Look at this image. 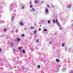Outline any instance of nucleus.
I'll use <instances>...</instances> for the list:
<instances>
[{
    "instance_id": "nucleus-1",
    "label": "nucleus",
    "mask_w": 73,
    "mask_h": 73,
    "mask_svg": "<svg viewBox=\"0 0 73 73\" xmlns=\"http://www.w3.org/2000/svg\"><path fill=\"white\" fill-rule=\"evenodd\" d=\"M55 21H56V24L57 25H60V24L59 23H58V20H57V19H56Z\"/></svg>"
},
{
    "instance_id": "nucleus-2",
    "label": "nucleus",
    "mask_w": 73,
    "mask_h": 73,
    "mask_svg": "<svg viewBox=\"0 0 73 73\" xmlns=\"http://www.w3.org/2000/svg\"><path fill=\"white\" fill-rule=\"evenodd\" d=\"M20 24L21 25H24V24L22 22H20Z\"/></svg>"
},
{
    "instance_id": "nucleus-3",
    "label": "nucleus",
    "mask_w": 73,
    "mask_h": 73,
    "mask_svg": "<svg viewBox=\"0 0 73 73\" xmlns=\"http://www.w3.org/2000/svg\"><path fill=\"white\" fill-rule=\"evenodd\" d=\"M32 11L33 12H35V8H32Z\"/></svg>"
},
{
    "instance_id": "nucleus-4",
    "label": "nucleus",
    "mask_w": 73,
    "mask_h": 73,
    "mask_svg": "<svg viewBox=\"0 0 73 73\" xmlns=\"http://www.w3.org/2000/svg\"><path fill=\"white\" fill-rule=\"evenodd\" d=\"M70 7H71V5H68L67 6V8H70Z\"/></svg>"
},
{
    "instance_id": "nucleus-5",
    "label": "nucleus",
    "mask_w": 73,
    "mask_h": 73,
    "mask_svg": "<svg viewBox=\"0 0 73 73\" xmlns=\"http://www.w3.org/2000/svg\"><path fill=\"white\" fill-rule=\"evenodd\" d=\"M22 52H23V53H24V54H25V50H24V49L23 50Z\"/></svg>"
},
{
    "instance_id": "nucleus-6",
    "label": "nucleus",
    "mask_w": 73,
    "mask_h": 73,
    "mask_svg": "<svg viewBox=\"0 0 73 73\" xmlns=\"http://www.w3.org/2000/svg\"><path fill=\"white\" fill-rule=\"evenodd\" d=\"M56 62H60V60L58 59H56Z\"/></svg>"
},
{
    "instance_id": "nucleus-7",
    "label": "nucleus",
    "mask_w": 73,
    "mask_h": 73,
    "mask_svg": "<svg viewBox=\"0 0 73 73\" xmlns=\"http://www.w3.org/2000/svg\"><path fill=\"white\" fill-rule=\"evenodd\" d=\"M17 40L18 41H20V40H21L20 39V38H17Z\"/></svg>"
},
{
    "instance_id": "nucleus-8",
    "label": "nucleus",
    "mask_w": 73,
    "mask_h": 73,
    "mask_svg": "<svg viewBox=\"0 0 73 73\" xmlns=\"http://www.w3.org/2000/svg\"><path fill=\"white\" fill-rule=\"evenodd\" d=\"M52 21L54 23H56V21H55L54 20V19L52 20Z\"/></svg>"
},
{
    "instance_id": "nucleus-9",
    "label": "nucleus",
    "mask_w": 73,
    "mask_h": 73,
    "mask_svg": "<svg viewBox=\"0 0 73 73\" xmlns=\"http://www.w3.org/2000/svg\"><path fill=\"white\" fill-rule=\"evenodd\" d=\"M35 3H38V1H37V0H36L35 1Z\"/></svg>"
},
{
    "instance_id": "nucleus-10",
    "label": "nucleus",
    "mask_w": 73,
    "mask_h": 73,
    "mask_svg": "<svg viewBox=\"0 0 73 73\" xmlns=\"http://www.w3.org/2000/svg\"><path fill=\"white\" fill-rule=\"evenodd\" d=\"M48 10L47 9L45 10V12L46 13H48Z\"/></svg>"
},
{
    "instance_id": "nucleus-11",
    "label": "nucleus",
    "mask_w": 73,
    "mask_h": 73,
    "mask_svg": "<svg viewBox=\"0 0 73 73\" xmlns=\"http://www.w3.org/2000/svg\"><path fill=\"white\" fill-rule=\"evenodd\" d=\"M37 67L38 69H39V68H40V65H38Z\"/></svg>"
},
{
    "instance_id": "nucleus-12",
    "label": "nucleus",
    "mask_w": 73,
    "mask_h": 73,
    "mask_svg": "<svg viewBox=\"0 0 73 73\" xmlns=\"http://www.w3.org/2000/svg\"><path fill=\"white\" fill-rule=\"evenodd\" d=\"M37 31H36V30H35V31H34V34H36V32Z\"/></svg>"
},
{
    "instance_id": "nucleus-13",
    "label": "nucleus",
    "mask_w": 73,
    "mask_h": 73,
    "mask_svg": "<svg viewBox=\"0 0 73 73\" xmlns=\"http://www.w3.org/2000/svg\"><path fill=\"white\" fill-rule=\"evenodd\" d=\"M65 46V44H64V43H63L62 44V46H63V47H64V46Z\"/></svg>"
},
{
    "instance_id": "nucleus-14",
    "label": "nucleus",
    "mask_w": 73,
    "mask_h": 73,
    "mask_svg": "<svg viewBox=\"0 0 73 73\" xmlns=\"http://www.w3.org/2000/svg\"><path fill=\"white\" fill-rule=\"evenodd\" d=\"M51 23V22H50V21L49 20H48V24H49V23Z\"/></svg>"
},
{
    "instance_id": "nucleus-15",
    "label": "nucleus",
    "mask_w": 73,
    "mask_h": 73,
    "mask_svg": "<svg viewBox=\"0 0 73 73\" xmlns=\"http://www.w3.org/2000/svg\"><path fill=\"white\" fill-rule=\"evenodd\" d=\"M11 46L12 47H13V43H11Z\"/></svg>"
},
{
    "instance_id": "nucleus-16",
    "label": "nucleus",
    "mask_w": 73,
    "mask_h": 73,
    "mask_svg": "<svg viewBox=\"0 0 73 73\" xmlns=\"http://www.w3.org/2000/svg\"><path fill=\"white\" fill-rule=\"evenodd\" d=\"M24 35H25L24 34H23L21 36L22 37H24Z\"/></svg>"
},
{
    "instance_id": "nucleus-17",
    "label": "nucleus",
    "mask_w": 73,
    "mask_h": 73,
    "mask_svg": "<svg viewBox=\"0 0 73 73\" xmlns=\"http://www.w3.org/2000/svg\"><path fill=\"white\" fill-rule=\"evenodd\" d=\"M4 31H7V29H6V28H4Z\"/></svg>"
},
{
    "instance_id": "nucleus-18",
    "label": "nucleus",
    "mask_w": 73,
    "mask_h": 73,
    "mask_svg": "<svg viewBox=\"0 0 73 73\" xmlns=\"http://www.w3.org/2000/svg\"><path fill=\"white\" fill-rule=\"evenodd\" d=\"M13 50L14 51V52H16V50H15V48H13Z\"/></svg>"
},
{
    "instance_id": "nucleus-19",
    "label": "nucleus",
    "mask_w": 73,
    "mask_h": 73,
    "mask_svg": "<svg viewBox=\"0 0 73 73\" xmlns=\"http://www.w3.org/2000/svg\"><path fill=\"white\" fill-rule=\"evenodd\" d=\"M34 27L33 26H32L31 27V29H33Z\"/></svg>"
},
{
    "instance_id": "nucleus-20",
    "label": "nucleus",
    "mask_w": 73,
    "mask_h": 73,
    "mask_svg": "<svg viewBox=\"0 0 73 73\" xmlns=\"http://www.w3.org/2000/svg\"><path fill=\"white\" fill-rule=\"evenodd\" d=\"M44 31H47V29H44Z\"/></svg>"
},
{
    "instance_id": "nucleus-21",
    "label": "nucleus",
    "mask_w": 73,
    "mask_h": 73,
    "mask_svg": "<svg viewBox=\"0 0 73 73\" xmlns=\"http://www.w3.org/2000/svg\"><path fill=\"white\" fill-rule=\"evenodd\" d=\"M19 50H21V47H19Z\"/></svg>"
},
{
    "instance_id": "nucleus-22",
    "label": "nucleus",
    "mask_w": 73,
    "mask_h": 73,
    "mask_svg": "<svg viewBox=\"0 0 73 73\" xmlns=\"http://www.w3.org/2000/svg\"><path fill=\"white\" fill-rule=\"evenodd\" d=\"M33 7V6L32 5H31L30 6V8H32V7Z\"/></svg>"
},
{
    "instance_id": "nucleus-23",
    "label": "nucleus",
    "mask_w": 73,
    "mask_h": 73,
    "mask_svg": "<svg viewBox=\"0 0 73 73\" xmlns=\"http://www.w3.org/2000/svg\"><path fill=\"white\" fill-rule=\"evenodd\" d=\"M36 42H38V39H37L36 41Z\"/></svg>"
},
{
    "instance_id": "nucleus-24",
    "label": "nucleus",
    "mask_w": 73,
    "mask_h": 73,
    "mask_svg": "<svg viewBox=\"0 0 73 73\" xmlns=\"http://www.w3.org/2000/svg\"><path fill=\"white\" fill-rule=\"evenodd\" d=\"M47 7L48 8H49V5H47Z\"/></svg>"
},
{
    "instance_id": "nucleus-25",
    "label": "nucleus",
    "mask_w": 73,
    "mask_h": 73,
    "mask_svg": "<svg viewBox=\"0 0 73 73\" xmlns=\"http://www.w3.org/2000/svg\"><path fill=\"white\" fill-rule=\"evenodd\" d=\"M24 6L22 7V9H24Z\"/></svg>"
},
{
    "instance_id": "nucleus-26",
    "label": "nucleus",
    "mask_w": 73,
    "mask_h": 73,
    "mask_svg": "<svg viewBox=\"0 0 73 73\" xmlns=\"http://www.w3.org/2000/svg\"><path fill=\"white\" fill-rule=\"evenodd\" d=\"M2 51V50L0 48V52H1Z\"/></svg>"
},
{
    "instance_id": "nucleus-27",
    "label": "nucleus",
    "mask_w": 73,
    "mask_h": 73,
    "mask_svg": "<svg viewBox=\"0 0 73 73\" xmlns=\"http://www.w3.org/2000/svg\"><path fill=\"white\" fill-rule=\"evenodd\" d=\"M30 4H32V3H31V1H30Z\"/></svg>"
},
{
    "instance_id": "nucleus-28",
    "label": "nucleus",
    "mask_w": 73,
    "mask_h": 73,
    "mask_svg": "<svg viewBox=\"0 0 73 73\" xmlns=\"http://www.w3.org/2000/svg\"><path fill=\"white\" fill-rule=\"evenodd\" d=\"M60 30H62V28H60Z\"/></svg>"
},
{
    "instance_id": "nucleus-29",
    "label": "nucleus",
    "mask_w": 73,
    "mask_h": 73,
    "mask_svg": "<svg viewBox=\"0 0 73 73\" xmlns=\"http://www.w3.org/2000/svg\"><path fill=\"white\" fill-rule=\"evenodd\" d=\"M41 28H39V30L40 31H41Z\"/></svg>"
},
{
    "instance_id": "nucleus-30",
    "label": "nucleus",
    "mask_w": 73,
    "mask_h": 73,
    "mask_svg": "<svg viewBox=\"0 0 73 73\" xmlns=\"http://www.w3.org/2000/svg\"><path fill=\"white\" fill-rule=\"evenodd\" d=\"M50 44H52V42H50Z\"/></svg>"
},
{
    "instance_id": "nucleus-31",
    "label": "nucleus",
    "mask_w": 73,
    "mask_h": 73,
    "mask_svg": "<svg viewBox=\"0 0 73 73\" xmlns=\"http://www.w3.org/2000/svg\"><path fill=\"white\" fill-rule=\"evenodd\" d=\"M23 69H24V68H23Z\"/></svg>"
}]
</instances>
